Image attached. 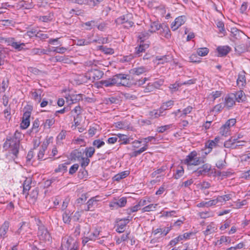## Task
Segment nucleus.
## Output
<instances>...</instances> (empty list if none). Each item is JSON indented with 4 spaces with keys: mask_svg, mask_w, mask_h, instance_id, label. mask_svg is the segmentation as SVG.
<instances>
[{
    "mask_svg": "<svg viewBox=\"0 0 250 250\" xmlns=\"http://www.w3.org/2000/svg\"><path fill=\"white\" fill-rule=\"evenodd\" d=\"M231 199V195L226 194L222 196H218L216 199H214L216 201V204L218 203H223Z\"/></svg>",
    "mask_w": 250,
    "mask_h": 250,
    "instance_id": "nucleus-38",
    "label": "nucleus"
},
{
    "mask_svg": "<svg viewBox=\"0 0 250 250\" xmlns=\"http://www.w3.org/2000/svg\"><path fill=\"white\" fill-rule=\"evenodd\" d=\"M30 117V112H25L24 113L22 120L21 124V127L22 129H26L30 125L29 118Z\"/></svg>",
    "mask_w": 250,
    "mask_h": 250,
    "instance_id": "nucleus-16",
    "label": "nucleus"
},
{
    "mask_svg": "<svg viewBox=\"0 0 250 250\" xmlns=\"http://www.w3.org/2000/svg\"><path fill=\"white\" fill-rule=\"evenodd\" d=\"M126 202V198L125 197H122L118 201L115 199L114 200L111 201L109 206V207L113 209L125 207Z\"/></svg>",
    "mask_w": 250,
    "mask_h": 250,
    "instance_id": "nucleus-7",
    "label": "nucleus"
},
{
    "mask_svg": "<svg viewBox=\"0 0 250 250\" xmlns=\"http://www.w3.org/2000/svg\"><path fill=\"white\" fill-rule=\"evenodd\" d=\"M235 96L234 93H230L225 97L224 99V106L228 109H229L235 104Z\"/></svg>",
    "mask_w": 250,
    "mask_h": 250,
    "instance_id": "nucleus-10",
    "label": "nucleus"
},
{
    "mask_svg": "<svg viewBox=\"0 0 250 250\" xmlns=\"http://www.w3.org/2000/svg\"><path fill=\"white\" fill-rule=\"evenodd\" d=\"M230 33V36L235 39H238L241 37V35L244 34L243 32L236 28H231Z\"/></svg>",
    "mask_w": 250,
    "mask_h": 250,
    "instance_id": "nucleus-32",
    "label": "nucleus"
},
{
    "mask_svg": "<svg viewBox=\"0 0 250 250\" xmlns=\"http://www.w3.org/2000/svg\"><path fill=\"white\" fill-rule=\"evenodd\" d=\"M48 143V142H44L38 154V157L39 160H42L44 155V152L47 148Z\"/></svg>",
    "mask_w": 250,
    "mask_h": 250,
    "instance_id": "nucleus-28",
    "label": "nucleus"
},
{
    "mask_svg": "<svg viewBox=\"0 0 250 250\" xmlns=\"http://www.w3.org/2000/svg\"><path fill=\"white\" fill-rule=\"evenodd\" d=\"M115 126L119 129H125L128 128V125L125 122L121 121L115 123Z\"/></svg>",
    "mask_w": 250,
    "mask_h": 250,
    "instance_id": "nucleus-51",
    "label": "nucleus"
},
{
    "mask_svg": "<svg viewBox=\"0 0 250 250\" xmlns=\"http://www.w3.org/2000/svg\"><path fill=\"white\" fill-rule=\"evenodd\" d=\"M184 173V169L182 166L178 167L176 171L175 174H174V177L176 179L180 178Z\"/></svg>",
    "mask_w": 250,
    "mask_h": 250,
    "instance_id": "nucleus-45",
    "label": "nucleus"
},
{
    "mask_svg": "<svg viewBox=\"0 0 250 250\" xmlns=\"http://www.w3.org/2000/svg\"><path fill=\"white\" fill-rule=\"evenodd\" d=\"M211 166L209 164H206L203 165L201 167L198 168L197 170L194 172L196 175L199 176L202 175H205L208 173L211 169Z\"/></svg>",
    "mask_w": 250,
    "mask_h": 250,
    "instance_id": "nucleus-13",
    "label": "nucleus"
},
{
    "mask_svg": "<svg viewBox=\"0 0 250 250\" xmlns=\"http://www.w3.org/2000/svg\"><path fill=\"white\" fill-rule=\"evenodd\" d=\"M148 71L147 68L145 66H139L132 68L130 73L133 75H140Z\"/></svg>",
    "mask_w": 250,
    "mask_h": 250,
    "instance_id": "nucleus-24",
    "label": "nucleus"
},
{
    "mask_svg": "<svg viewBox=\"0 0 250 250\" xmlns=\"http://www.w3.org/2000/svg\"><path fill=\"white\" fill-rule=\"evenodd\" d=\"M99 48L100 50L106 54L112 55L114 53L113 49L111 48H107L105 46H100Z\"/></svg>",
    "mask_w": 250,
    "mask_h": 250,
    "instance_id": "nucleus-44",
    "label": "nucleus"
},
{
    "mask_svg": "<svg viewBox=\"0 0 250 250\" xmlns=\"http://www.w3.org/2000/svg\"><path fill=\"white\" fill-rule=\"evenodd\" d=\"M173 127H175V125L173 124H169L167 125H165L163 126H159L157 128V131L159 133H163L165 131L170 129Z\"/></svg>",
    "mask_w": 250,
    "mask_h": 250,
    "instance_id": "nucleus-41",
    "label": "nucleus"
},
{
    "mask_svg": "<svg viewBox=\"0 0 250 250\" xmlns=\"http://www.w3.org/2000/svg\"><path fill=\"white\" fill-rule=\"evenodd\" d=\"M148 47V44L144 43V42L141 43L139 46L135 48V55L136 57L141 56L142 53L144 52Z\"/></svg>",
    "mask_w": 250,
    "mask_h": 250,
    "instance_id": "nucleus-19",
    "label": "nucleus"
},
{
    "mask_svg": "<svg viewBox=\"0 0 250 250\" xmlns=\"http://www.w3.org/2000/svg\"><path fill=\"white\" fill-rule=\"evenodd\" d=\"M132 15L131 14H127L118 18L116 21L118 24H124L129 20H131Z\"/></svg>",
    "mask_w": 250,
    "mask_h": 250,
    "instance_id": "nucleus-27",
    "label": "nucleus"
},
{
    "mask_svg": "<svg viewBox=\"0 0 250 250\" xmlns=\"http://www.w3.org/2000/svg\"><path fill=\"white\" fill-rule=\"evenodd\" d=\"M53 18V15L51 13H49L47 15L40 16L39 20L43 22H48L51 21Z\"/></svg>",
    "mask_w": 250,
    "mask_h": 250,
    "instance_id": "nucleus-52",
    "label": "nucleus"
},
{
    "mask_svg": "<svg viewBox=\"0 0 250 250\" xmlns=\"http://www.w3.org/2000/svg\"><path fill=\"white\" fill-rule=\"evenodd\" d=\"M66 99L67 102L69 103L70 104L76 103L77 102L82 99V95L81 94L72 95L67 97Z\"/></svg>",
    "mask_w": 250,
    "mask_h": 250,
    "instance_id": "nucleus-26",
    "label": "nucleus"
},
{
    "mask_svg": "<svg viewBox=\"0 0 250 250\" xmlns=\"http://www.w3.org/2000/svg\"><path fill=\"white\" fill-rule=\"evenodd\" d=\"M55 119L52 118L46 119L43 123L42 125L45 128H50L55 123Z\"/></svg>",
    "mask_w": 250,
    "mask_h": 250,
    "instance_id": "nucleus-43",
    "label": "nucleus"
},
{
    "mask_svg": "<svg viewBox=\"0 0 250 250\" xmlns=\"http://www.w3.org/2000/svg\"><path fill=\"white\" fill-rule=\"evenodd\" d=\"M216 205V201L215 199L210 200L208 201H203L198 204L197 206L199 208L207 207L209 208L214 206Z\"/></svg>",
    "mask_w": 250,
    "mask_h": 250,
    "instance_id": "nucleus-25",
    "label": "nucleus"
},
{
    "mask_svg": "<svg viewBox=\"0 0 250 250\" xmlns=\"http://www.w3.org/2000/svg\"><path fill=\"white\" fill-rule=\"evenodd\" d=\"M199 215L201 218L206 219L207 218L213 217L214 214L212 211H207L200 212L199 213Z\"/></svg>",
    "mask_w": 250,
    "mask_h": 250,
    "instance_id": "nucleus-46",
    "label": "nucleus"
},
{
    "mask_svg": "<svg viewBox=\"0 0 250 250\" xmlns=\"http://www.w3.org/2000/svg\"><path fill=\"white\" fill-rule=\"evenodd\" d=\"M4 43H7L8 45L11 46L13 48L18 51L25 50L26 43L24 42H17L14 38H7L5 39Z\"/></svg>",
    "mask_w": 250,
    "mask_h": 250,
    "instance_id": "nucleus-5",
    "label": "nucleus"
},
{
    "mask_svg": "<svg viewBox=\"0 0 250 250\" xmlns=\"http://www.w3.org/2000/svg\"><path fill=\"white\" fill-rule=\"evenodd\" d=\"M41 94L42 92L40 90L31 92L32 98L38 103L41 101Z\"/></svg>",
    "mask_w": 250,
    "mask_h": 250,
    "instance_id": "nucleus-40",
    "label": "nucleus"
},
{
    "mask_svg": "<svg viewBox=\"0 0 250 250\" xmlns=\"http://www.w3.org/2000/svg\"><path fill=\"white\" fill-rule=\"evenodd\" d=\"M240 141L236 136L232 137L224 143V146L226 148L235 149L236 146L234 145L236 144H239Z\"/></svg>",
    "mask_w": 250,
    "mask_h": 250,
    "instance_id": "nucleus-15",
    "label": "nucleus"
},
{
    "mask_svg": "<svg viewBox=\"0 0 250 250\" xmlns=\"http://www.w3.org/2000/svg\"><path fill=\"white\" fill-rule=\"evenodd\" d=\"M192 110V107L191 106H188L186 108L183 109L182 111L180 117H184L187 116V114L190 113Z\"/></svg>",
    "mask_w": 250,
    "mask_h": 250,
    "instance_id": "nucleus-60",
    "label": "nucleus"
},
{
    "mask_svg": "<svg viewBox=\"0 0 250 250\" xmlns=\"http://www.w3.org/2000/svg\"><path fill=\"white\" fill-rule=\"evenodd\" d=\"M40 125V122L38 119H36L33 124V126L32 127V131H34L35 132H38V128Z\"/></svg>",
    "mask_w": 250,
    "mask_h": 250,
    "instance_id": "nucleus-64",
    "label": "nucleus"
},
{
    "mask_svg": "<svg viewBox=\"0 0 250 250\" xmlns=\"http://www.w3.org/2000/svg\"><path fill=\"white\" fill-rule=\"evenodd\" d=\"M185 164L188 166H198L203 163L200 157L197 156V153L195 151L191 152L184 160Z\"/></svg>",
    "mask_w": 250,
    "mask_h": 250,
    "instance_id": "nucleus-4",
    "label": "nucleus"
},
{
    "mask_svg": "<svg viewBox=\"0 0 250 250\" xmlns=\"http://www.w3.org/2000/svg\"><path fill=\"white\" fill-rule=\"evenodd\" d=\"M127 75L125 74H118L105 80H102L97 83L98 88H104V87H112L114 85H122L125 86L128 84Z\"/></svg>",
    "mask_w": 250,
    "mask_h": 250,
    "instance_id": "nucleus-1",
    "label": "nucleus"
},
{
    "mask_svg": "<svg viewBox=\"0 0 250 250\" xmlns=\"http://www.w3.org/2000/svg\"><path fill=\"white\" fill-rule=\"evenodd\" d=\"M95 148L93 147H86L85 149V155L87 157L90 158L95 153Z\"/></svg>",
    "mask_w": 250,
    "mask_h": 250,
    "instance_id": "nucleus-53",
    "label": "nucleus"
},
{
    "mask_svg": "<svg viewBox=\"0 0 250 250\" xmlns=\"http://www.w3.org/2000/svg\"><path fill=\"white\" fill-rule=\"evenodd\" d=\"M163 25L158 21H151L149 25L148 31L150 33H153L158 30H161Z\"/></svg>",
    "mask_w": 250,
    "mask_h": 250,
    "instance_id": "nucleus-20",
    "label": "nucleus"
},
{
    "mask_svg": "<svg viewBox=\"0 0 250 250\" xmlns=\"http://www.w3.org/2000/svg\"><path fill=\"white\" fill-rule=\"evenodd\" d=\"M235 95V100L239 103L245 101L246 97L245 93L242 90L238 91L235 93H234Z\"/></svg>",
    "mask_w": 250,
    "mask_h": 250,
    "instance_id": "nucleus-31",
    "label": "nucleus"
},
{
    "mask_svg": "<svg viewBox=\"0 0 250 250\" xmlns=\"http://www.w3.org/2000/svg\"><path fill=\"white\" fill-rule=\"evenodd\" d=\"M61 247L64 250H78V238L74 237L72 235L65 236L62 239Z\"/></svg>",
    "mask_w": 250,
    "mask_h": 250,
    "instance_id": "nucleus-3",
    "label": "nucleus"
},
{
    "mask_svg": "<svg viewBox=\"0 0 250 250\" xmlns=\"http://www.w3.org/2000/svg\"><path fill=\"white\" fill-rule=\"evenodd\" d=\"M230 47L229 46H218L217 50L218 52V56L223 57L227 55L230 51Z\"/></svg>",
    "mask_w": 250,
    "mask_h": 250,
    "instance_id": "nucleus-22",
    "label": "nucleus"
},
{
    "mask_svg": "<svg viewBox=\"0 0 250 250\" xmlns=\"http://www.w3.org/2000/svg\"><path fill=\"white\" fill-rule=\"evenodd\" d=\"M38 32L37 30L32 29L28 30L26 32L25 35L29 37L30 38H33L34 37H38Z\"/></svg>",
    "mask_w": 250,
    "mask_h": 250,
    "instance_id": "nucleus-56",
    "label": "nucleus"
},
{
    "mask_svg": "<svg viewBox=\"0 0 250 250\" xmlns=\"http://www.w3.org/2000/svg\"><path fill=\"white\" fill-rule=\"evenodd\" d=\"M171 60V57L170 55H165L163 56H157L154 61L157 64H164Z\"/></svg>",
    "mask_w": 250,
    "mask_h": 250,
    "instance_id": "nucleus-23",
    "label": "nucleus"
},
{
    "mask_svg": "<svg viewBox=\"0 0 250 250\" xmlns=\"http://www.w3.org/2000/svg\"><path fill=\"white\" fill-rule=\"evenodd\" d=\"M129 219L126 218L117 221L116 225V231L118 233L123 232L125 230L126 225L129 223Z\"/></svg>",
    "mask_w": 250,
    "mask_h": 250,
    "instance_id": "nucleus-11",
    "label": "nucleus"
},
{
    "mask_svg": "<svg viewBox=\"0 0 250 250\" xmlns=\"http://www.w3.org/2000/svg\"><path fill=\"white\" fill-rule=\"evenodd\" d=\"M9 83L8 80H3L1 83V86L0 87V93H4L8 86Z\"/></svg>",
    "mask_w": 250,
    "mask_h": 250,
    "instance_id": "nucleus-61",
    "label": "nucleus"
},
{
    "mask_svg": "<svg viewBox=\"0 0 250 250\" xmlns=\"http://www.w3.org/2000/svg\"><path fill=\"white\" fill-rule=\"evenodd\" d=\"M170 229L169 228H157L155 229H153L152 231V233L156 235L158 234H160V235L162 236H166L170 231Z\"/></svg>",
    "mask_w": 250,
    "mask_h": 250,
    "instance_id": "nucleus-21",
    "label": "nucleus"
},
{
    "mask_svg": "<svg viewBox=\"0 0 250 250\" xmlns=\"http://www.w3.org/2000/svg\"><path fill=\"white\" fill-rule=\"evenodd\" d=\"M71 212L69 210H65L62 214V220L64 223L68 224L71 221Z\"/></svg>",
    "mask_w": 250,
    "mask_h": 250,
    "instance_id": "nucleus-42",
    "label": "nucleus"
},
{
    "mask_svg": "<svg viewBox=\"0 0 250 250\" xmlns=\"http://www.w3.org/2000/svg\"><path fill=\"white\" fill-rule=\"evenodd\" d=\"M38 195V190L37 188L33 189L29 194V199H31L33 202H34L37 198Z\"/></svg>",
    "mask_w": 250,
    "mask_h": 250,
    "instance_id": "nucleus-48",
    "label": "nucleus"
},
{
    "mask_svg": "<svg viewBox=\"0 0 250 250\" xmlns=\"http://www.w3.org/2000/svg\"><path fill=\"white\" fill-rule=\"evenodd\" d=\"M87 75H89V79H91V78H92V80H96L101 78L104 75V73L98 69H92Z\"/></svg>",
    "mask_w": 250,
    "mask_h": 250,
    "instance_id": "nucleus-14",
    "label": "nucleus"
},
{
    "mask_svg": "<svg viewBox=\"0 0 250 250\" xmlns=\"http://www.w3.org/2000/svg\"><path fill=\"white\" fill-rule=\"evenodd\" d=\"M129 174V171L128 170L121 172L115 175L113 177V181H119L120 180L125 178Z\"/></svg>",
    "mask_w": 250,
    "mask_h": 250,
    "instance_id": "nucleus-30",
    "label": "nucleus"
},
{
    "mask_svg": "<svg viewBox=\"0 0 250 250\" xmlns=\"http://www.w3.org/2000/svg\"><path fill=\"white\" fill-rule=\"evenodd\" d=\"M104 144H105L104 142L100 139L95 140L93 142V143H92L93 146L97 148H99L101 147Z\"/></svg>",
    "mask_w": 250,
    "mask_h": 250,
    "instance_id": "nucleus-57",
    "label": "nucleus"
},
{
    "mask_svg": "<svg viewBox=\"0 0 250 250\" xmlns=\"http://www.w3.org/2000/svg\"><path fill=\"white\" fill-rule=\"evenodd\" d=\"M71 156L72 158L76 159L82 157V152L78 150H74L71 153Z\"/></svg>",
    "mask_w": 250,
    "mask_h": 250,
    "instance_id": "nucleus-63",
    "label": "nucleus"
},
{
    "mask_svg": "<svg viewBox=\"0 0 250 250\" xmlns=\"http://www.w3.org/2000/svg\"><path fill=\"white\" fill-rule=\"evenodd\" d=\"M231 242V239L229 237L222 236L219 240H218L214 243L215 246H220L223 243H226V245L229 244Z\"/></svg>",
    "mask_w": 250,
    "mask_h": 250,
    "instance_id": "nucleus-29",
    "label": "nucleus"
},
{
    "mask_svg": "<svg viewBox=\"0 0 250 250\" xmlns=\"http://www.w3.org/2000/svg\"><path fill=\"white\" fill-rule=\"evenodd\" d=\"M166 168L165 167H162L161 168L157 169V170H156L155 171H154V172H153L151 173V177H159L158 175L160 174L162 172H164L166 170Z\"/></svg>",
    "mask_w": 250,
    "mask_h": 250,
    "instance_id": "nucleus-55",
    "label": "nucleus"
},
{
    "mask_svg": "<svg viewBox=\"0 0 250 250\" xmlns=\"http://www.w3.org/2000/svg\"><path fill=\"white\" fill-rule=\"evenodd\" d=\"M48 52V51L44 49L35 48L31 50V53L33 55H41L42 54H47Z\"/></svg>",
    "mask_w": 250,
    "mask_h": 250,
    "instance_id": "nucleus-33",
    "label": "nucleus"
},
{
    "mask_svg": "<svg viewBox=\"0 0 250 250\" xmlns=\"http://www.w3.org/2000/svg\"><path fill=\"white\" fill-rule=\"evenodd\" d=\"M10 223L8 221H5L0 227V237L4 239L7 237V232L9 230Z\"/></svg>",
    "mask_w": 250,
    "mask_h": 250,
    "instance_id": "nucleus-18",
    "label": "nucleus"
},
{
    "mask_svg": "<svg viewBox=\"0 0 250 250\" xmlns=\"http://www.w3.org/2000/svg\"><path fill=\"white\" fill-rule=\"evenodd\" d=\"M186 21L185 16H181L176 18L171 24V28L173 31H176L179 27L183 25Z\"/></svg>",
    "mask_w": 250,
    "mask_h": 250,
    "instance_id": "nucleus-9",
    "label": "nucleus"
},
{
    "mask_svg": "<svg viewBox=\"0 0 250 250\" xmlns=\"http://www.w3.org/2000/svg\"><path fill=\"white\" fill-rule=\"evenodd\" d=\"M161 34L165 38L168 39L170 37V31L168 27L167 26H163L160 30Z\"/></svg>",
    "mask_w": 250,
    "mask_h": 250,
    "instance_id": "nucleus-39",
    "label": "nucleus"
},
{
    "mask_svg": "<svg viewBox=\"0 0 250 250\" xmlns=\"http://www.w3.org/2000/svg\"><path fill=\"white\" fill-rule=\"evenodd\" d=\"M217 230L216 225L214 222H211L206 226L205 229L203 231V233L206 237L215 233L217 232Z\"/></svg>",
    "mask_w": 250,
    "mask_h": 250,
    "instance_id": "nucleus-12",
    "label": "nucleus"
},
{
    "mask_svg": "<svg viewBox=\"0 0 250 250\" xmlns=\"http://www.w3.org/2000/svg\"><path fill=\"white\" fill-rule=\"evenodd\" d=\"M220 133L223 136H227L230 134V129L223 125L220 129Z\"/></svg>",
    "mask_w": 250,
    "mask_h": 250,
    "instance_id": "nucleus-58",
    "label": "nucleus"
},
{
    "mask_svg": "<svg viewBox=\"0 0 250 250\" xmlns=\"http://www.w3.org/2000/svg\"><path fill=\"white\" fill-rule=\"evenodd\" d=\"M88 230H89V228L88 227ZM89 231V239H91V241H95L99 236L101 235V228L95 227L93 229V230L91 232Z\"/></svg>",
    "mask_w": 250,
    "mask_h": 250,
    "instance_id": "nucleus-17",
    "label": "nucleus"
},
{
    "mask_svg": "<svg viewBox=\"0 0 250 250\" xmlns=\"http://www.w3.org/2000/svg\"><path fill=\"white\" fill-rule=\"evenodd\" d=\"M31 183L32 180L31 178H26L25 179L22 185L23 193H25L26 191H28L30 189Z\"/></svg>",
    "mask_w": 250,
    "mask_h": 250,
    "instance_id": "nucleus-36",
    "label": "nucleus"
},
{
    "mask_svg": "<svg viewBox=\"0 0 250 250\" xmlns=\"http://www.w3.org/2000/svg\"><path fill=\"white\" fill-rule=\"evenodd\" d=\"M208 49L206 47L199 48L197 50L198 55L202 57L206 56L208 53Z\"/></svg>",
    "mask_w": 250,
    "mask_h": 250,
    "instance_id": "nucleus-47",
    "label": "nucleus"
},
{
    "mask_svg": "<svg viewBox=\"0 0 250 250\" xmlns=\"http://www.w3.org/2000/svg\"><path fill=\"white\" fill-rule=\"evenodd\" d=\"M38 234L40 240L44 242L50 241L51 238L50 234L44 227H41L39 228Z\"/></svg>",
    "mask_w": 250,
    "mask_h": 250,
    "instance_id": "nucleus-8",
    "label": "nucleus"
},
{
    "mask_svg": "<svg viewBox=\"0 0 250 250\" xmlns=\"http://www.w3.org/2000/svg\"><path fill=\"white\" fill-rule=\"evenodd\" d=\"M157 206H158L157 204H150V205L146 206L144 208H142V211L143 212H144L154 211L155 209V208H156Z\"/></svg>",
    "mask_w": 250,
    "mask_h": 250,
    "instance_id": "nucleus-49",
    "label": "nucleus"
},
{
    "mask_svg": "<svg viewBox=\"0 0 250 250\" xmlns=\"http://www.w3.org/2000/svg\"><path fill=\"white\" fill-rule=\"evenodd\" d=\"M27 229V226L26 225V224L25 223H23L21 227L16 232V233L22 235L24 234V231H26Z\"/></svg>",
    "mask_w": 250,
    "mask_h": 250,
    "instance_id": "nucleus-54",
    "label": "nucleus"
},
{
    "mask_svg": "<svg viewBox=\"0 0 250 250\" xmlns=\"http://www.w3.org/2000/svg\"><path fill=\"white\" fill-rule=\"evenodd\" d=\"M236 120L235 119H230L227 121V122L223 125L230 129V127L233 126L236 124Z\"/></svg>",
    "mask_w": 250,
    "mask_h": 250,
    "instance_id": "nucleus-59",
    "label": "nucleus"
},
{
    "mask_svg": "<svg viewBox=\"0 0 250 250\" xmlns=\"http://www.w3.org/2000/svg\"><path fill=\"white\" fill-rule=\"evenodd\" d=\"M216 25L219 29V34L221 35V37L225 36L226 32L224 27V24L221 21H218L216 22Z\"/></svg>",
    "mask_w": 250,
    "mask_h": 250,
    "instance_id": "nucleus-37",
    "label": "nucleus"
},
{
    "mask_svg": "<svg viewBox=\"0 0 250 250\" xmlns=\"http://www.w3.org/2000/svg\"><path fill=\"white\" fill-rule=\"evenodd\" d=\"M117 138L119 139L118 142L120 143L121 145H126L129 143V140L125 135L118 134L117 135Z\"/></svg>",
    "mask_w": 250,
    "mask_h": 250,
    "instance_id": "nucleus-35",
    "label": "nucleus"
},
{
    "mask_svg": "<svg viewBox=\"0 0 250 250\" xmlns=\"http://www.w3.org/2000/svg\"><path fill=\"white\" fill-rule=\"evenodd\" d=\"M99 196H96L89 199L86 203V208L84 210L86 211H93L98 206L97 202L100 200L99 199Z\"/></svg>",
    "mask_w": 250,
    "mask_h": 250,
    "instance_id": "nucleus-6",
    "label": "nucleus"
},
{
    "mask_svg": "<svg viewBox=\"0 0 250 250\" xmlns=\"http://www.w3.org/2000/svg\"><path fill=\"white\" fill-rule=\"evenodd\" d=\"M237 83L239 86H243L246 83V78L244 72L239 74L237 79Z\"/></svg>",
    "mask_w": 250,
    "mask_h": 250,
    "instance_id": "nucleus-34",
    "label": "nucleus"
},
{
    "mask_svg": "<svg viewBox=\"0 0 250 250\" xmlns=\"http://www.w3.org/2000/svg\"><path fill=\"white\" fill-rule=\"evenodd\" d=\"M87 197L85 194H82L81 196L76 200V203L78 204H83L87 200Z\"/></svg>",
    "mask_w": 250,
    "mask_h": 250,
    "instance_id": "nucleus-62",
    "label": "nucleus"
},
{
    "mask_svg": "<svg viewBox=\"0 0 250 250\" xmlns=\"http://www.w3.org/2000/svg\"><path fill=\"white\" fill-rule=\"evenodd\" d=\"M22 136V134L17 130L14 136L7 138L4 144L3 147L5 149H9L10 153L15 157H17L19 153L20 139Z\"/></svg>",
    "mask_w": 250,
    "mask_h": 250,
    "instance_id": "nucleus-2",
    "label": "nucleus"
},
{
    "mask_svg": "<svg viewBox=\"0 0 250 250\" xmlns=\"http://www.w3.org/2000/svg\"><path fill=\"white\" fill-rule=\"evenodd\" d=\"M174 105V101L172 100H170L165 102L162 104L161 106L165 110H168L171 108L172 106Z\"/></svg>",
    "mask_w": 250,
    "mask_h": 250,
    "instance_id": "nucleus-50",
    "label": "nucleus"
}]
</instances>
